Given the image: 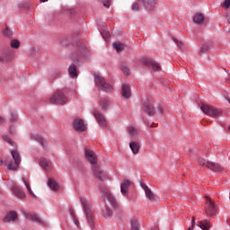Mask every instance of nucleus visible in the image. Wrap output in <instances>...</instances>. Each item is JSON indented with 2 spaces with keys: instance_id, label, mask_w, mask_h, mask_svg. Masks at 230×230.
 <instances>
[{
  "instance_id": "obj_1",
  "label": "nucleus",
  "mask_w": 230,
  "mask_h": 230,
  "mask_svg": "<svg viewBox=\"0 0 230 230\" xmlns=\"http://www.w3.org/2000/svg\"><path fill=\"white\" fill-rule=\"evenodd\" d=\"M84 157L90 164H93V172L95 177L100 181H103V179H105V172H103V171H102L100 166L97 165L98 157H96V154L94 153V151L90 149H85Z\"/></svg>"
},
{
  "instance_id": "obj_2",
  "label": "nucleus",
  "mask_w": 230,
  "mask_h": 230,
  "mask_svg": "<svg viewBox=\"0 0 230 230\" xmlns=\"http://www.w3.org/2000/svg\"><path fill=\"white\" fill-rule=\"evenodd\" d=\"M81 202H82L83 208H84L88 226L91 227V229H94V220L93 219V215L94 214V210L93 209V205H91V202H89V200H87L84 198H81Z\"/></svg>"
},
{
  "instance_id": "obj_3",
  "label": "nucleus",
  "mask_w": 230,
  "mask_h": 230,
  "mask_svg": "<svg viewBox=\"0 0 230 230\" xmlns=\"http://www.w3.org/2000/svg\"><path fill=\"white\" fill-rule=\"evenodd\" d=\"M11 155L13 160H7L5 166H7L9 170L15 171L19 168V164H21V154L17 150H12Z\"/></svg>"
},
{
  "instance_id": "obj_4",
  "label": "nucleus",
  "mask_w": 230,
  "mask_h": 230,
  "mask_svg": "<svg viewBox=\"0 0 230 230\" xmlns=\"http://www.w3.org/2000/svg\"><path fill=\"white\" fill-rule=\"evenodd\" d=\"M94 82L95 85L101 89V91H104V93H112L114 88L109 83L105 82V78L102 77L100 75H94Z\"/></svg>"
},
{
  "instance_id": "obj_5",
  "label": "nucleus",
  "mask_w": 230,
  "mask_h": 230,
  "mask_svg": "<svg viewBox=\"0 0 230 230\" xmlns=\"http://www.w3.org/2000/svg\"><path fill=\"white\" fill-rule=\"evenodd\" d=\"M13 58H15V52L12 49H4L0 51V62L3 64H9Z\"/></svg>"
},
{
  "instance_id": "obj_6",
  "label": "nucleus",
  "mask_w": 230,
  "mask_h": 230,
  "mask_svg": "<svg viewBox=\"0 0 230 230\" xmlns=\"http://www.w3.org/2000/svg\"><path fill=\"white\" fill-rule=\"evenodd\" d=\"M50 103H56L57 105H65L67 103V97L64 93L57 91L49 99Z\"/></svg>"
},
{
  "instance_id": "obj_7",
  "label": "nucleus",
  "mask_w": 230,
  "mask_h": 230,
  "mask_svg": "<svg viewBox=\"0 0 230 230\" xmlns=\"http://www.w3.org/2000/svg\"><path fill=\"white\" fill-rule=\"evenodd\" d=\"M100 188H101V193L102 195V199H104V200H109L112 208H116L118 206V201H116V199L114 198V196H112L111 191H109V189H107V187L103 185H102Z\"/></svg>"
},
{
  "instance_id": "obj_8",
  "label": "nucleus",
  "mask_w": 230,
  "mask_h": 230,
  "mask_svg": "<svg viewBox=\"0 0 230 230\" xmlns=\"http://www.w3.org/2000/svg\"><path fill=\"white\" fill-rule=\"evenodd\" d=\"M200 109L204 114H207V116H210L212 118H215V116H220V114H222V111L219 109L211 105L201 104Z\"/></svg>"
},
{
  "instance_id": "obj_9",
  "label": "nucleus",
  "mask_w": 230,
  "mask_h": 230,
  "mask_svg": "<svg viewBox=\"0 0 230 230\" xmlns=\"http://www.w3.org/2000/svg\"><path fill=\"white\" fill-rule=\"evenodd\" d=\"M216 211L217 206L215 203L211 201L209 197H206V214L208 215V217H213Z\"/></svg>"
},
{
  "instance_id": "obj_10",
  "label": "nucleus",
  "mask_w": 230,
  "mask_h": 230,
  "mask_svg": "<svg viewBox=\"0 0 230 230\" xmlns=\"http://www.w3.org/2000/svg\"><path fill=\"white\" fill-rule=\"evenodd\" d=\"M143 111L148 114V116H154L155 111L154 110V102L152 100L144 101Z\"/></svg>"
},
{
  "instance_id": "obj_11",
  "label": "nucleus",
  "mask_w": 230,
  "mask_h": 230,
  "mask_svg": "<svg viewBox=\"0 0 230 230\" xmlns=\"http://www.w3.org/2000/svg\"><path fill=\"white\" fill-rule=\"evenodd\" d=\"M93 116L100 127H102V128H107V119H105V115H103V113L100 111H94Z\"/></svg>"
},
{
  "instance_id": "obj_12",
  "label": "nucleus",
  "mask_w": 230,
  "mask_h": 230,
  "mask_svg": "<svg viewBox=\"0 0 230 230\" xmlns=\"http://www.w3.org/2000/svg\"><path fill=\"white\" fill-rule=\"evenodd\" d=\"M74 128L76 132H85L87 130V124L82 119H75L74 121Z\"/></svg>"
},
{
  "instance_id": "obj_13",
  "label": "nucleus",
  "mask_w": 230,
  "mask_h": 230,
  "mask_svg": "<svg viewBox=\"0 0 230 230\" xmlns=\"http://www.w3.org/2000/svg\"><path fill=\"white\" fill-rule=\"evenodd\" d=\"M128 134L131 139H136L139 137L140 131L134 125L128 126Z\"/></svg>"
},
{
  "instance_id": "obj_14",
  "label": "nucleus",
  "mask_w": 230,
  "mask_h": 230,
  "mask_svg": "<svg viewBox=\"0 0 230 230\" xmlns=\"http://www.w3.org/2000/svg\"><path fill=\"white\" fill-rule=\"evenodd\" d=\"M12 191L13 195L17 197V199H26V193L24 192V190H22V189H21V187H19V185H13L12 188Z\"/></svg>"
},
{
  "instance_id": "obj_15",
  "label": "nucleus",
  "mask_w": 230,
  "mask_h": 230,
  "mask_svg": "<svg viewBox=\"0 0 230 230\" xmlns=\"http://www.w3.org/2000/svg\"><path fill=\"white\" fill-rule=\"evenodd\" d=\"M17 218H19V216L17 215V212L13 211V210H11L4 217V222L5 224H8L10 222H15V220H17Z\"/></svg>"
},
{
  "instance_id": "obj_16",
  "label": "nucleus",
  "mask_w": 230,
  "mask_h": 230,
  "mask_svg": "<svg viewBox=\"0 0 230 230\" xmlns=\"http://www.w3.org/2000/svg\"><path fill=\"white\" fill-rule=\"evenodd\" d=\"M132 184H134L132 181L124 180V181L120 184V193H122V195H128V188H130Z\"/></svg>"
},
{
  "instance_id": "obj_17",
  "label": "nucleus",
  "mask_w": 230,
  "mask_h": 230,
  "mask_svg": "<svg viewBox=\"0 0 230 230\" xmlns=\"http://www.w3.org/2000/svg\"><path fill=\"white\" fill-rule=\"evenodd\" d=\"M144 64L153 71H161V65L155 61L146 60L144 61Z\"/></svg>"
},
{
  "instance_id": "obj_18",
  "label": "nucleus",
  "mask_w": 230,
  "mask_h": 230,
  "mask_svg": "<svg viewBox=\"0 0 230 230\" xmlns=\"http://www.w3.org/2000/svg\"><path fill=\"white\" fill-rule=\"evenodd\" d=\"M40 164L41 168H43V170H45L46 172H50L51 168H53L51 161H49L46 158H42L40 161Z\"/></svg>"
},
{
  "instance_id": "obj_19",
  "label": "nucleus",
  "mask_w": 230,
  "mask_h": 230,
  "mask_svg": "<svg viewBox=\"0 0 230 230\" xmlns=\"http://www.w3.org/2000/svg\"><path fill=\"white\" fill-rule=\"evenodd\" d=\"M142 188L146 193V197L150 200V202H155V195L152 190L148 189V186L146 185H142Z\"/></svg>"
},
{
  "instance_id": "obj_20",
  "label": "nucleus",
  "mask_w": 230,
  "mask_h": 230,
  "mask_svg": "<svg viewBox=\"0 0 230 230\" xmlns=\"http://www.w3.org/2000/svg\"><path fill=\"white\" fill-rule=\"evenodd\" d=\"M99 105L102 111H107L111 107V101L107 98H101L99 100Z\"/></svg>"
},
{
  "instance_id": "obj_21",
  "label": "nucleus",
  "mask_w": 230,
  "mask_h": 230,
  "mask_svg": "<svg viewBox=\"0 0 230 230\" xmlns=\"http://www.w3.org/2000/svg\"><path fill=\"white\" fill-rule=\"evenodd\" d=\"M144 3L146 10H154L155 8V4H157V0H140Z\"/></svg>"
},
{
  "instance_id": "obj_22",
  "label": "nucleus",
  "mask_w": 230,
  "mask_h": 230,
  "mask_svg": "<svg viewBox=\"0 0 230 230\" xmlns=\"http://www.w3.org/2000/svg\"><path fill=\"white\" fill-rule=\"evenodd\" d=\"M22 181L23 184L25 185V188L27 189L29 195L31 197L35 198L36 197L35 193L33 192V190H31V186L30 185V180H28V178H26V177H22Z\"/></svg>"
},
{
  "instance_id": "obj_23",
  "label": "nucleus",
  "mask_w": 230,
  "mask_h": 230,
  "mask_svg": "<svg viewBox=\"0 0 230 230\" xmlns=\"http://www.w3.org/2000/svg\"><path fill=\"white\" fill-rule=\"evenodd\" d=\"M129 148L134 155H137V154H139V149L141 148V146H139V142L133 141L129 143Z\"/></svg>"
},
{
  "instance_id": "obj_24",
  "label": "nucleus",
  "mask_w": 230,
  "mask_h": 230,
  "mask_svg": "<svg viewBox=\"0 0 230 230\" xmlns=\"http://www.w3.org/2000/svg\"><path fill=\"white\" fill-rule=\"evenodd\" d=\"M121 93H122V96L123 98H130V85L128 84H122L121 86Z\"/></svg>"
},
{
  "instance_id": "obj_25",
  "label": "nucleus",
  "mask_w": 230,
  "mask_h": 230,
  "mask_svg": "<svg viewBox=\"0 0 230 230\" xmlns=\"http://www.w3.org/2000/svg\"><path fill=\"white\" fill-rule=\"evenodd\" d=\"M208 168L209 170H211L212 172H215L216 173H220V172H222V166H220V164H215L213 162H210V164H208Z\"/></svg>"
},
{
  "instance_id": "obj_26",
  "label": "nucleus",
  "mask_w": 230,
  "mask_h": 230,
  "mask_svg": "<svg viewBox=\"0 0 230 230\" xmlns=\"http://www.w3.org/2000/svg\"><path fill=\"white\" fill-rule=\"evenodd\" d=\"M48 184L49 188H50L52 191H58V190H60V186H58V183H57L53 179H49Z\"/></svg>"
},
{
  "instance_id": "obj_27",
  "label": "nucleus",
  "mask_w": 230,
  "mask_h": 230,
  "mask_svg": "<svg viewBox=\"0 0 230 230\" xmlns=\"http://www.w3.org/2000/svg\"><path fill=\"white\" fill-rule=\"evenodd\" d=\"M209 224H210L209 221L203 220V221L199 222L198 226L202 230H209V227H211V226Z\"/></svg>"
},
{
  "instance_id": "obj_28",
  "label": "nucleus",
  "mask_w": 230,
  "mask_h": 230,
  "mask_svg": "<svg viewBox=\"0 0 230 230\" xmlns=\"http://www.w3.org/2000/svg\"><path fill=\"white\" fill-rule=\"evenodd\" d=\"M193 21L196 24H202V22H204V15L198 13L194 16Z\"/></svg>"
},
{
  "instance_id": "obj_29",
  "label": "nucleus",
  "mask_w": 230,
  "mask_h": 230,
  "mask_svg": "<svg viewBox=\"0 0 230 230\" xmlns=\"http://www.w3.org/2000/svg\"><path fill=\"white\" fill-rule=\"evenodd\" d=\"M113 48L115 49L117 53H120V51H123V49H125V44L120 42H115L113 43Z\"/></svg>"
},
{
  "instance_id": "obj_30",
  "label": "nucleus",
  "mask_w": 230,
  "mask_h": 230,
  "mask_svg": "<svg viewBox=\"0 0 230 230\" xmlns=\"http://www.w3.org/2000/svg\"><path fill=\"white\" fill-rule=\"evenodd\" d=\"M68 73L71 76V78H75L76 76H78V74L76 72V66L72 65L69 68H68Z\"/></svg>"
},
{
  "instance_id": "obj_31",
  "label": "nucleus",
  "mask_w": 230,
  "mask_h": 230,
  "mask_svg": "<svg viewBox=\"0 0 230 230\" xmlns=\"http://www.w3.org/2000/svg\"><path fill=\"white\" fill-rule=\"evenodd\" d=\"M120 69L126 76H128V75H130V69H128V66H127L126 63L120 64Z\"/></svg>"
},
{
  "instance_id": "obj_32",
  "label": "nucleus",
  "mask_w": 230,
  "mask_h": 230,
  "mask_svg": "<svg viewBox=\"0 0 230 230\" xmlns=\"http://www.w3.org/2000/svg\"><path fill=\"white\" fill-rule=\"evenodd\" d=\"M102 217L105 218H111V217H112V210L109 208H105V209L102 210Z\"/></svg>"
},
{
  "instance_id": "obj_33",
  "label": "nucleus",
  "mask_w": 230,
  "mask_h": 230,
  "mask_svg": "<svg viewBox=\"0 0 230 230\" xmlns=\"http://www.w3.org/2000/svg\"><path fill=\"white\" fill-rule=\"evenodd\" d=\"M131 230H139V223L136 218H132L130 221Z\"/></svg>"
},
{
  "instance_id": "obj_34",
  "label": "nucleus",
  "mask_w": 230,
  "mask_h": 230,
  "mask_svg": "<svg viewBox=\"0 0 230 230\" xmlns=\"http://www.w3.org/2000/svg\"><path fill=\"white\" fill-rule=\"evenodd\" d=\"M3 35H4V37L11 39V37H13V32H12V31L8 27H5L3 30Z\"/></svg>"
},
{
  "instance_id": "obj_35",
  "label": "nucleus",
  "mask_w": 230,
  "mask_h": 230,
  "mask_svg": "<svg viewBox=\"0 0 230 230\" xmlns=\"http://www.w3.org/2000/svg\"><path fill=\"white\" fill-rule=\"evenodd\" d=\"M20 46H21V42H19V40H13L11 41V48H13V49H19Z\"/></svg>"
},
{
  "instance_id": "obj_36",
  "label": "nucleus",
  "mask_w": 230,
  "mask_h": 230,
  "mask_svg": "<svg viewBox=\"0 0 230 230\" xmlns=\"http://www.w3.org/2000/svg\"><path fill=\"white\" fill-rule=\"evenodd\" d=\"M29 220H31L32 222H38L39 224H42V221L39 218V217L36 214H31Z\"/></svg>"
},
{
  "instance_id": "obj_37",
  "label": "nucleus",
  "mask_w": 230,
  "mask_h": 230,
  "mask_svg": "<svg viewBox=\"0 0 230 230\" xmlns=\"http://www.w3.org/2000/svg\"><path fill=\"white\" fill-rule=\"evenodd\" d=\"M209 164H210V162L206 161V159H204V158L199 159V164H200V166H207V168H208Z\"/></svg>"
},
{
  "instance_id": "obj_38",
  "label": "nucleus",
  "mask_w": 230,
  "mask_h": 230,
  "mask_svg": "<svg viewBox=\"0 0 230 230\" xmlns=\"http://www.w3.org/2000/svg\"><path fill=\"white\" fill-rule=\"evenodd\" d=\"M9 119L12 123H17V115L15 114V111H11Z\"/></svg>"
},
{
  "instance_id": "obj_39",
  "label": "nucleus",
  "mask_w": 230,
  "mask_h": 230,
  "mask_svg": "<svg viewBox=\"0 0 230 230\" xmlns=\"http://www.w3.org/2000/svg\"><path fill=\"white\" fill-rule=\"evenodd\" d=\"M32 139H35L36 141H38V143H40V145H44V138H42V137H40L39 135L32 136Z\"/></svg>"
},
{
  "instance_id": "obj_40",
  "label": "nucleus",
  "mask_w": 230,
  "mask_h": 230,
  "mask_svg": "<svg viewBox=\"0 0 230 230\" xmlns=\"http://www.w3.org/2000/svg\"><path fill=\"white\" fill-rule=\"evenodd\" d=\"M3 139H4V141H6L7 143H9V145H12L13 146V141H12L11 137H9L6 135H4Z\"/></svg>"
},
{
  "instance_id": "obj_41",
  "label": "nucleus",
  "mask_w": 230,
  "mask_h": 230,
  "mask_svg": "<svg viewBox=\"0 0 230 230\" xmlns=\"http://www.w3.org/2000/svg\"><path fill=\"white\" fill-rule=\"evenodd\" d=\"M208 49H211V47L209 45H205L201 47L199 51L200 53H206V51H208Z\"/></svg>"
},
{
  "instance_id": "obj_42",
  "label": "nucleus",
  "mask_w": 230,
  "mask_h": 230,
  "mask_svg": "<svg viewBox=\"0 0 230 230\" xmlns=\"http://www.w3.org/2000/svg\"><path fill=\"white\" fill-rule=\"evenodd\" d=\"M70 212L73 217L74 224H75L76 227H80V221H78V219H76V217H75V216L73 215V210H70Z\"/></svg>"
},
{
  "instance_id": "obj_43",
  "label": "nucleus",
  "mask_w": 230,
  "mask_h": 230,
  "mask_svg": "<svg viewBox=\"0 0 230 230\" xmlns=\"http://www.w3.org/2000/svg\"><path fill=\"white\" fill-rule=\"evenodd\" d=\"M102 4L105 8H111V0H102Z\"/></svg>"
},
{
  "instance_id": "obj_44",
  "label": "nucleus",
  "mask_w": 230,
  "mask_h": 230,
  "mask_svg": "<svg viewBox=\"0 0 230 230\" xmlns=\"http://www.w3.org/2000/svg\"><path fill=\"white\" fill-rule=\"evenodd\" d=\"M132 11L133 12H139V4L135 3L132 4Z\"/></svg>"
},
{
  "instance_id": "obj_45",
  "label": "nucleus",
  "mask_w": 230,
  "mask_h": 230,
  "mask_svg": "<svg viewBox=\"0 0 230 230\" xmlns=\"http://www.w3.org/2000/svg\"><path fill=\"white\" fill-rule=\"evenodd\" d=\"M175 44H177L178 48H182V43L181 41H179L177 39L173 38L172 39Z\"/></svg>"
},
{
  "instance_id": "obj_46",
  "label": "nucleus",
  "mask_w": 230,
  "mask_h": 230,
  "mask_svg": "<svg viewBox=\"0 0 230 230\" xmlns=\"http://www.w3.org/2000/svg\"><path fill=\"white\" fill-rule=\"evenodd\" d=\"M223 6H224V8H229L230 0H225Z\"/></svg>"
},
{
  "instance_id": "obj_47",
  "label": "nucleus",
  "mask_w": 230,
  "mask_h": 230,
  "mask_svg": "<svg viewBox=\"0 0 230 230\" xmlns=\"http://www.w3.org/2000/svg\"><path fill=\"white\" fill-rule=\"evenodd\" d=\"M22 215L25 217V218H29L30 219V214L26 211H22Z\"/></svg>"
},
{
  "instance_id": "obj_48",
  "label": "nucleus",
  "mask_w": 230,
  "mask_h": 230,
  "mask_svg": "<svg viewBox=\"0 0 230 230\" xmlns=\"http://www.w3.org/2000/svg\"><path fill=\"white\" fill-rule=\"evenodd\" d=\"M191 226L192 227H195V217H192Z\"/></svg>"
},
{
  "instance_id": "obj_49",
  "label": "nucleus",
  "mask_w": 230,
  "mask_h": 230,
  "mask_svg": "<svg viewBox=\"0 0 230 230\" xmlns=\"http://www.w3.org/2000/svg\"><path fill=\"white\" fill-rule=\"evenodd\" d=\"M0 123H4V119L0 115Z\"/></svg>"
},
{
  "instance_id": "obj_50",
  "label": "nucleus",
  "mask_w": 230,
  "mask_h": 230,
  "mask_svg": "<svg viewBox=\"0 0 230 230\" xmlns=\"http://www.w3.org/2000/svg\"><path fill=\"white\" fill-rule=\"evenodd\" d=\"M158 111L160 114H163V108H158Z\"/></svg>"
},
{
  "instance_id": "obj_51",
  "label": "nucleus",
  "mask_w": 230,
  "mask_h": 230,
  "mask_svg": "<svg viewBox=\"0 0 230 230\" xmlns=\"http://www.w3.org/2000/svg\"><path fill=\"white\" fill-rule=\"evenodd\" d=\"M194 227H195V226H193L191 225V226H190L187 230H193Z\"/></svg>"
},
{
  "instance_id": "obj_52",
  "label": "nucleus",
  "mask_w": 230,
  "mask_h": 230,
  "mask_svg": "<svg viewBox=\"0 0 230 230\" xmlns=\"http://www.w3.org/2000/svg\"><path fill=\"white\" fill-rule=\"evenodd\" d=\"M107 39H109V32H106V38H105V40H107Z\"/></svg>"
},
{
  "instance_id": "obj_53",
  "label": "nucleus",
  "mask_w": 230,
  "mask_h": 230,
  "mask_svg": "<svg viewBox=\"0 0 230 230\" xmlns=\"http://www.w3.org/2000/svg\"><path fill=\"white\" fill-rule=\"evenodd\" d=\"M40 3H46L48 0H40Z\"/></svg>"
},
{
  "instance_id": "obj_54",
  "label": "nucleus",
  "mask_w": 230,
  "mask_h": 230,
  "mask_svg": "<svg viewBox=\"0 0 230 230\" xmlns=\"http://www.w3.org/2000/svg\"><path fill=\"white\" fill-rule=\"evenodd\" d=\"M0 166H3V160L0 159Z\"/></svg>"
},
{
  "instance_id": "obj_55",
  "label": "nucleus",
  "mask_w": 230,
  "mask_h": 230,
  "mask_svg": "<svg viewBox=\"0 0 230 230\" xmlns=\"http://www.w3.org/2000/svg\"><path fill=\"white\" fill-rule=\"evenodd\" d=\"M228 22H229V24H230V18L228 19Z\"/></svg>"
}]
</instances>
